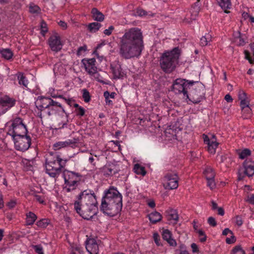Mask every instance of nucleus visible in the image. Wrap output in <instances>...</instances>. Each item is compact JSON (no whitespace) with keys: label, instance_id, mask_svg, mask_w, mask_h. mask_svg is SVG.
Wrapping results in <instances>:
<instances>
[{"label":"nucleus","instance_id":"dca6fc26","mask_svg":"<svg viewBox=\"0 0 254 254\" xmlns=\"http://www.w3.org/2000/svg\"><path fill=\"white\" fill-rule=\"evenodd\" d=\"M96 63V61L95 58H84L81 60V64L83 65L85 71L89 75L95 73L97 70Z\"/></svg>","mask_w":254,"mask_h":254},{"label":"nucleus","instance_id":"f8f14e48","mask_svg":"<svg viewBox=\"0 0 254 254\" xmlns=\"http://www.w3.org/2000/svg\"><path fill=\"white\" fill-rule=\"evenodd\" d=\"M12 138L17 150L25 151L29 149L31 144V138L27 134H22Z\"/></svg>","mask_w":254,"mask_h":254},{"label":"nucleus","instance_id":"a878e982","mask_svg":"<svg viewBox=\"0 0 254 254\" xmlns=\"http://www.w3.org/2000/svg\"><path fill=\"white\" fill-rule=\"evenodd\" d=\"M93 18L97 21H103L104 19V14L99 11L97 8H93L91 10Z\"/></svg>","mask_w":254,"mask_h":254},{"label":"nucleus","instance_id":"f704fd0d","mask_svg":"<svg viewBox=\"0 0 254 254\" xmlns=\"http://www.w3.org/2000/svg\"><path fill=\"white\" fill-rule=\"evenodd\" d=\"M194 228L196 233L198 234L199 240L201 242H204L206 240V236L204 232L201 229H196L195 225H194Z\"/></svg>","mask_w":254,"mask_h":254},{"label":"nucleus","instance_id":"603ef678","mask_svg":"<svg viewBox=\"0 0 254 254\" xmlns=\"http://www.w3.org/2000/svg\"><path fill=\"white\" fill-rule=\"evenodd\" d=\"M239 99L241 101L248 99L247 94L243 90H241L239 92Z\"/></svg>","mask_w":254,"mask_h":254},{"label":"nucleus","instance_id":"39448f33","mask_svg":"<svg viewBox=\"0 0 254 254\" xmlns=\"http://www.w3.org/2000/svg\"><path fill=\"white\" fill-rule=\"evenodd\" d=\"M66 192H70L76 190L80 184L82 176L79 173L64 169L63 173Z\"/></svg>","mask_w":254,"mask_h":254},{"label":"nucleus","instance_id":"473e14b6","mask_svg":"<svg viewBox=\"0 0 254 254\" xmlns=\"http://www.w3.org/2000/svg\"><path fill=\"white\" fill-rule=\"evenodd\" d=\"M0 54L3 58L7 60L11 59L13 55L12 52L9 49L1 50Z\"/></svg>","mask_w":254,"mask_h":254},{"label":"nucleus","instance_id":"338daca9","mask_svg":"<svg viewBox=\"0 0 254 254\" xmlns=\"http://www.w3.org/2000/svg\"><path fill=\"white\" fill-rule=\"evenodd\" d=\"M203 138L204 140V143H205L207 145L209 144L212 140H210L207 135L204 134H203Z\"/></svg>","mask_w":254,"mask_h":254},{"label":"nucleus","instance_id":"5fc2aeb1","mask_svg":"<svg viewBox=\"0 0 254 254\" xmlns=\"http://www.w3.org/2000/svg\"><path fill=\"white\" fill-rule=\"evenodd\" d=\"M34 250L38 254H44L43 248L40 245H36L33 246Z\"/></svg>","mask_w":254,"mask_h":254},{"label":"nucleus","instance_id":"3c124183","mask_svg":"<svg viewBox=\"0 0 254 254\" xmlns=\"http://www.w3.org/2000/svg\"><path fill=\"white\" fill-rule=\"evenodd\" d=\"M90 75L93 76L97 81L100 83H103V81L102 80V77L98 73L97 70L95 71V73L90 74Z\"/></svg>","mask_w":254,"mask_h":254},{"label":"nucleus","instance_id":"412c9836","mask_svg":"<svg viewBox=\"0 0 254 254\" xmlns=\"http://www.w3.org/2000/svg\"><path fill=\"white\" fill-rule=\"evenodd\" d=\"M243 166L245 169V174L250 177L254 174V162L250 160H246L243 163Z\"/></svg>","mask_w":254,"mask_h":254},{"label":"nucleus","instance_id":"2f4dec72","mask_svg":"<svg viewBox=\"0 0 254 254\" xmlns=\"http://www.w3.org/2000/svg\"><path fill=\"white\" fill-rule=\"evenodd\" d=\"M116 95L115 92H111V93L108 91H106L104 93V96L105 98V101L106 104L110 105L112 104V101L109 99V97L112 99H114L115 95Z\"/></svg>","mask_w":254,"mask_h":254},{"label":"nucleus","instance_id":"e2e57ef3","mask_svg":"<svg viewBox=\"0 0 254 254\" xmlns=\"http://www.w3.org/2000/svg\"><path fill=\"white\" fill-rule=\"evenodd\" d=\"M191 248L193 253L199 252L198 247L195 243L191 244Z\"/></svg>","mask_w":254,"mask_h":254},{"label":"nucleus","instance_id":"6ab92c4d","mask_svg":"<svg viewBox=\"0 0 254 254\" xmlns=\"http://www.w3.org/2000/svg\"><path fill=\"white\" fill-rule=\"evenodd\" d=\"M77 140L75 138L68 139L64 141H59L54 144L53 148L55 150H59L62 148L75 144L77 143Z\"/></svg>","mask_w":254,"mask_h":254},{"label":"nucleus","instance_id":"6e6d98bb","mask_svg":"<svg viewBox=\"0 0 254 254\" xmlns=\"http://www.w3.org/2000/svg\"><path fill=\"white\" fill-rule=\"evenodd\" d=\"M34 197L35 200L39 202L41 204H43L45 202L44 201V197L43 196L38 195V194H35L34 195Z\"/></svg>","mask_w":254,"mask_h":254},{"label":"nucleus","instance_id":"bf43d9fd","mask_svg":"<svg viewBox=\"0 0 254 254\" xmlns=\"http://www.w3.org/2000/svg\"><path fill=\"white\" fill-rule=\"evenodd\" d=\"M114 29V27L112 25L110 26L108 29H105L104 31V33L106 35H108V36H109L110 35L113 30Z\"/></svg>","mask_w":254,"mask_h":254},{"label":"nucleus","instance_id":"9b49d317","mask_svg":"<svg viewBox=\"0 0 254 254\" xmlns=\"http://www.w3.org/2000/svg\"><path fill=\"white\" fill-rule=\"evenodd\" d=\"M53 104H57V102L54 101L51 98L45 97L43 96H38L36 101L35 102V105L37 110H35L37 116L42 119V111L47 109L48 107L53 105Z\"/></svg>","mask_w":254,"mask_h":254},{"label":"nucleus","instance_id":"774afa93","mask_svg":"<svg viewBox=\"0 0 254 254\" xmlns=\"http://www.w3.org/2000/svg\"><path fill=\"white\" fill-rule=\"evenodd\" d=\"M59 25L63 28L64 29H65L67 28V24L64 21H60V22L58 23Z\"/></svg>","mask_w":254,"mask_h":254},{"label":"nucleus","instance_id":"f03ea898","mask_svg":"<svg viewBox=\"0 0 254 254\" xmlns=\"http://www.w3.org/2000/svg\"><path fill=\"white\" fill-rule=\"evenodd\" d=\"M122 206V195L116 188L112 187L104 191L100 205V210L103 213L110 217L116 216Z\"/></svg>","mask_w":254,"mask_h":254},{"label":"nucleus","instance_id":"4be33fe9","mask_svg":"<svg viewBox=\"0 0 254 254\" xmlns=\"http://www.w3.org/2000/svg\"><path fill=\"white\" fill-rule=\"evenodd\" d=\"M165 215L169 221H178L180 220L178 212L176 209L171 208H168L165 211Z\"/></svg>","mask_w":254,"mask_h":254},{"label":"nucleus","instance_id":"ea45409f","mask_svg":"<svg viewBox=\"0 0 254 254\" xmlns=\"http://www.w3.org/2000/svg\"><path fill=\"white\" fill-rule=\"evenodd\" d=\"M242 111L243 112V116L244 119H247L251 116V109L249 106L246 107L245 108H242Z\"/></svg>","mask_w":254,"mask_h":254},{"label":"nucleus","instance_id":"c03bdc74","mask_svg":"<svg viewBox=\"0 0 254 254\" xmlns=\"http://www.w3.org/2000/svg\"><path fill=\"white\" fill-rule=\"evenodd\" d=\"M71 254H83V251L79 246H75L72 248Z\"/></svg>","mask_w":254,"mask_h":254},{"label":"nucleus","instance_id":"ddd939ff","mask_svg":"<svg viewBox=\"0 0 254 254\" xmlns=\"http://www.w3.org/2000/svg\"><path fill=\"white\" fill-rule=\"evenodd\" d=\"M179 177L176 173L168 172L164 177V187L166 189L174 190L178 188Z\"/></svg>","mask_w":254,"mask_h":254},{"label":"nucleus","instance_id":"864d4df0","mask_svg":"<svg viewBox=\"0 0 254 254\" xmlns=\"http://www.w3.org/2000/svg\"><path fill=\"white\" fill-rule=\"evenodd\" d=\"M207 181V186L211 189H213L215 187V183L214 179H206Z\"/></svg>","mask_w":254,"mask_h":254},{"label":"nucleus","instance_id":"69168bd1","mask_svg":"<svg viewBox=\"0 0 254 254\" xmlns=\"http://www.w3.org/2000/svg\"><path fill=\"white\" fill-rule=\"evenodd\" d=\"M232 233V232L230 230H229L228 228L225 229L222 232L223 235L227 236L228 237L229 236V235H231Z\"/></svg>","mask_w":254,"mask_h":254},{"label":"nucleus","instance_id":"13d9d810","mask_svg":"<svg viewBox=\"0 0 254 254\" xmlns=\"http://www.w3.org/2000/svg\"><path fill=\"white\" fill-rule=\"evenodd\" d=\"M240 106L241 108H245L246 107L249 106V101L248 99L241 101Z\"/></svg>","mask_w":254,"mask_h":254},{"label":"nucleus","instance_id":"e433bc0d","mask_svg":"<svg viewBox=\"0 0 254 254\" xmlns=\"http://www.w3.org/2000/svg\"><path fill=\"white\" fill-rule=\"evenodd\" d=\"M27 222H35L37 219L36 215L32 212H29L26 213Z\"/></svg>","mask_w":254,"mask_h":254},{"label":"nucleus","instance_id":"c85d7f7f","mask_svg":"<svg viewBox=\"0 0 254 254\" xmlns=\"http://www.w3.org/2000/svg\"><path fill=\"white\" fill-rule=\"evenodd\" d=\"M133 171L135 174L141 175L143 176H145L146 173L144 167L141 166L139 164H135L134 165Z\"/></svg>","mask_w":254,"mask_h":254},{"label":"nucleus","instance_id":"f3484780","mask_svg":"<svg viewBox=\"0 0 254 254\" xmlns=\"http://www.w3.org/2000/svg\"><path fill=\"white\" fill-rule=\"evenodd\" d=\"M86 249L89 254H98V245L94 238L88 237L86 241Z\"/></svg>","mask_w":254,"mask_h":254},{"label":"nucleus","instance_id":"09e8293b","mask_svg":"<svg viewBox=\"0 0 254 254\" xmlns=\"http://www.w3.org/2000/svg\"><path fill=\"white\" fill-rule=\"evenodd\" d=\"M19 83L20 85H23L24 87H27V80L24 76L22 75L20 77H18Z\"/></svg>","mask_w":254,"mask_h":254},{"label":"nucleus","instance_id":"0e129e2a","mask_svg":"<svg viewBox=\"0 0 254 254\" xmlns=\"http://www.w3.org/2000/svg\"><path fill=\"white\" fill-rule=\"evenodd\" d=\"M86 50V46H81L78 48L77 51V55L79 56L81 54L82 51H85Z\"/></svg>","mask_w":254,"mask_h":254},{"label":"nucleus","instance_id":"1a4fd4ad","mask_svg":"<svg viewBox=\"0 0 254 254\" xmlns=\"http://www.w3.org/2000/svg\"><path fill=\"white\" fill-rule=\"evenodd\" d=\"M194 83V85L190 87L189 93V97L187 98L194 104L199 103L204 97V87L203 85L198 81Z\"/></svg>","mask_w":254,"mask_h":254},{"label":"nucleus","instance_id":"393cba45","mask_svg":"<svg viewBox=\"0 0 254 254\" xmlns=\"http://www.w3.org/2000/svg\"><path fill=\"white\" fill-rule=\"evenodd\" d=\"M218 4L224 10L225 13H228L229 11L228 9H230L232 6L231 0H216Z\"/></svg>","mask_w":254,"mask_h":254},{"label":"nucleus","instance_id":"4d7b16f0","mask_svg":"<svg viewBox=\"0 0 254 254\" xmlns=\"http://www.w3.org/2000/svg\"><path fill=\"white\" fill-rule=\"evenodd\" d=\"M153 239L155 244L157 246H159L160 245V237L157 233H154L153 234Z\"/></svg>","mask_w":254,"mask_h":254},{"label":"nucleus","instance_id":"79ce46f5","mask_svg":"<svg viewBox=\"0 0 254 254\" xmlns=\"http://www.w3.org/2000/svg\"><path fill=\"white\" fill-rule=\"evenodd\" d=\"M211 37L209 35H205V36H203L200 40V44L202 46H206L208 44V42L210 41Z\"/></svg>","mask_w":254,"mask_h":254},{"label":"nucleus","instance_id":"a18cd8bd","mask_svg":"<svg viewBox=\"0 0 254 254\" xmlns=\"http://www.w3.org/2000/svg\"><path fill=\"white\" fill-rule=\"evenodd\" d=\"M41 34L44 35L45 33L48 32V29L47 27V24L44 20H42L41 22Z\"/></svg>","mask_w":254,"mask_h":254},{"label":"nucleus","instance_id":"72a5a7b5","mask_svg":"<svg viewBox=\"0 0 254 254\" xmlns=\"http://www.w3.org/2000/svg\"><path fill=\"white\" fill-rule=\"evenodd\" d=\"M218 143L216 141L212 140L211 142L207 144V150L211 154H214L216 152V149L217 148Z\"/></svg>","mask_w":254,"mask_h":254},{"label":"nucleus","instance_id":"cd10ccee","mask_svg":"<svg viewBox=\"0 0 254 254\" xmlns=\"http://www.w3.org/2000/svg\"><path fill=\"white\" fill-rule=\"evenodd\" d=\"M148 217L150 222H159L162 219L161 215L157 211L150 213L148 215Z\"/></svg>","mask_w":254,"mask_h":254},{"label":"nucleus","instance_id":"4c0bfd02","mask_svg":"<svg viewBox=\"0 0 254 254\" xmlns=\"http://www.w3.org/2000/svg\"><path fill=\"white\" fill-rule=\"evenodd\" d=\"M29 11L31 13H40L41 12V8L37 5L34 3H30L29 5Z\"/></svg>","mask_w":254,"mask_h":254},{"label":"nucleus","instance_id":"0eeeda50","mask_svg":"<svg viewBox=\"0 0 254 254\" xmlns=\"http://www.w3.org/2000/svg\"><path fill=\"white\" fill-rule=\"evenodd\" d=\"M197 82L189 81L185 79L177 78L172 85V90L176 94L183 93L184 97H189L188 89L193 86Z\"/></svg>","mask_w":254,"mask_h":254},{"label":"nucleus","instance_id":"49530a36","mask_svg":"<svg viewBox=\"0 0 254 254\" xmlns=\"http://www.w3.org/2000/svg\"><path fill=\"white\" fill-rule=\"evenodd\" d=\"M75 112L76 116L82 117L85 114V110L82 107H80L78 108V109H75Z\"/></svg>","mask_w":254,"mask_h":254},{"label":"nucleus","instance_id":"a211bd4d","mask_svg":"<svg viewBox=\"0 0 254 254\" xmlns=\"http://www.w3.org/2000/svg\"><path fill=\"white\" fill-rule=\"evenodd\" d=\"M111 69L114 79H119L123 77L124 73L122 71L121 65L120 64L114 63L111 64Z\"/></svg>","mask_w":254,"mask_h":254},{"label":"nucleus","instance_id":"4468645a","mask_svg":"<svg viewBox=\"0 0 254 254\" xmlns=\"http://www.w3.org/2000/svg\"><path fill=\"white\" fill-rule=\"evenodd\" d=\"M16 104V100L5 95L0 97V116L5 114Z\"/></svg>","mask_w":254,"mask_h":254},{"label":"nucleus","instance_id":"de8ad7c7","mask_svg":"<svg viewBox=\"0 0 254 254\" xmlns=\"http://www.w3.org/2000/svg\"><path fill=\"white\" fill-rule=\"evenodd\" d=\"M236 241V238L234 236L233 233L229 236L227 237L226 239V242L228 244L234 243Z\"/></svg>","mask_w":254,"mask_h":254},{"label":"nucleus","instance_id":"7c9ffc66","mask_svg":"<svg viewBox=\"0 0 254 254\" xmlns=\"http://www.w3.org/2000/svg\"><path fill=\"white\" fill-rule=\"evenodd\" d=\"M101 27V24L100 23L97 22H94L93 23H90L88 25V29L91 32H97L100 28Z\"/></svg>","mask_w":254,"mask_h":254},{"label":"nucleus","instance_id":"9d476101","mask_svg":"<svg viewBox=\"0 0 254 254\" xmlns=\"http://www.w3.org/2000/svg\"><path fill=\"white\" fill-rule=\"evenodd\" d=\"M74 209L84 219L89 220L95 216L98 210V206H84L79 205L78 202H74Z\"/></svg>","mask_w":254,"mask_h":254},{"label":"nucleus","instance_id":"423d86ee","mask_svg":"<svg viewBox=\"0 0 254 254\" xmlns=\"http://www.w3.org/2000/svg\"><path fill=\"white\" fill-rule=\"evenodd\" d=\"M74 202H78L79 205L84 206H98L96 195L92 190H81L76 196Z\"/></svg>","mask_w":254,"mask_h":254},{"label":"nucleus","instance_id":"f257e3e1","mask_svg":"<svg viewBox=\"0 0 254 254\" xmlns=\"http://www.w3.org/2000/svg\"><path fill=\"white\" fill-rule=\"evenodd\" d=\"M143 37L140 29L131 28L125 31L120 38L119 55L121 57L128 60L138 58L144 49Z\"/></svg>","mask_w":254,"mask_h":254},{"label":"nucleus","instance_id":"c756f323","mask_svg":"<svg viewBox=\"0 0 254 254\" xmlns=\"http://www.w3.org/2000/svg\"><path fill=\"white\" fill-rule=\"evenodd\" d=\"M204 174L206 179H214L215 176L213 169L210 167H207L204 171Z\"/></svg>","mask_w":254,"mask_h":254},{"label":"nucleus","instance_id":"5701e85b","mask_svg":"<svg viewBox=\"0 0 254 254\" xmlns=\"http://www.w3.org/2000/svg\"><path fill=\"white\" fill-rule=\"evenodd\" d=\"M163 238L166 240L171 246H176L177 245L176 241L172 238L171 232L168 230H164L162 232Z\"/></svg>","mask_w":254,"mask_h":254},{"label":"nucleus","instance_id":"c9c22d12","mask_svg":"<svg viewBox=\"0 0 254 254\" xmlns=\"http://www.w3.org/2000/svg\"><path fill=\"white\" fill-rule=\"evenodd\" d=\"M200 10L199 6H192L190 9L191 19L195 20Z\"/></svg>","mask_w":254,"mask_h":254},{"label":"nucleus","instance_id":"58836bf2","mask_svg":"<svg viewBox=\"0 0 254 254\" xmlns=\"http://www.w3.org/2000/svg\"><path fill=\"white\" fill-rule=\"evenodd\" d=\"M82 98L86 103H88L91 100V95L89 92L86 89L82 90Z\"/></svg>","mask_w":254,"mask_h":254},{"label":"nucleus","instance_id":"bb28decb","mask_svg":"<svg viewBox=\"0 0 254 254\" xmlns=\"http://www.w3.org/2000/svg\"><path fill=\"white\" fill-rule=\"evenodd\" d=\"M234 42L237 45L241 46L245 44V40L239 31L235 32L234 33Z\"/></svg>","mask_w":254,"mask_h":254},{"label":"nucleus","instance_id":"7ed1b4c3","mask_svg":"<svg viewBox=\"0 0 254 254\" xmlns=\"http://www.w3.org/2000/svg\"><path fill=\"white\" fill-rule=\"evenodd\" d=\"M67 162V159H62L60 155L50 152L45 158V172L51 178L56 180L63 173V169Z\"/></svg>","mask_w":254,"mask_h":254},{"label":"nucleus","instance_id":"8fccbe9b","mask_svg":"<svg viewBox=\"0 0 254 254\" xmlns=\"http://www.w3.org/2000/svg\"><path fill=\"white\" fill-rule=\"evenodd\" d=\"M147 15V12L142 8H137L135 12V15L143 16Z\"/></svg>","mask_w":254,"mask_h":254},{"label":"nucleus","instance_id":"20e7f679","mask_svg":"<svg viewBox=\"0 0 254 254\" xmlns=\"http://www.w3.org/2000/svg\"><path fill=\"white\" fill-rule=\"evenodd\" d=\"M181 50L175 47L170 51H165L160 58L159 64L161 69L166 73L172 72L179 63Z\"/></svg>","mask_w":254,"mask_h":254},{"label":"nucleus","instance_id":"6e6552de","mask_svg":"<svg viewBox=\"0 0 254 254\" xmlns=\"http://www.w3.org/2000/svg\"><path fill=\"white\" fill-rule=\"evenodd\" d=\"M11 122L7 134L11 136L12 138L22 134H27V128L21 118H15L11 120Z\"/></svg>","mask_w":254,"mask_h":254},{"label":"nucleus","instance_id":"2eb2a0df","mask_svg":"<svg viewBox=\"0 0 254 254\" xmlns=\"http://www.w3.org/2000/svg\"><path fill=\"white\" fill-rule=\"evenodd\" d=\"M48 44L52 51L58 52L61 50L63 47L61 37L58 35H53L48 39Z\"/></svg>","mask_w":254,"mask_h":254},{"label":"nucleus","instance_id":"37998d69","mask_svg":"<svg viewBox=\"0 0 254 254\" xmlns=\"http://www.w3.org/2000/svg\"><path fill=\"white\" fill-rule=\"evenodd\" d=\"M251 155V151L249 149H245L239 153V158L244 159Z\"/></svg>","mask_w":254,"mask_h":254},{"label":"nucleus","instance_id":"680f3d73","mask_svg":"<svg viewBox=\"0 0 254 254\" xmlns=\"http://www.w3.org/2000/svg\"><path fill=\"white\" fill-rule=\"evenodd\" d=\"M246 201L254 205V194H252L248 196Z\"/></svg>","mask_w":254,"mask_h":254},{"label":"nucleus","instance_id":"a19ab883","mask_svg":"<svg viewBox=\"0 0 254 254\" xmlns=\"http://www.w3.org/2000/svg\"><path fill=\"white\" fill-rule=\"evenodd\" d=\"M231 254H245V252L240 246H236L232 249Z\"/></svg>","mask_w":254,"mask_h":254},{"label":"nucleus","instance_id":"b1692460","mask_svg":"<svg viewBox=\"0 0 254 254\" xmlns=\"http://www.w3.org/2000/svg\"><path fill=\"white\" fill-rule=\"evenodd\" d=\"M57 104H53V105H51V107H48V108L47 109V114L49 116L56 114L57 112L59 111L58 108H60V109H61L63 112L65 113V110H64L62 105L57 102Z\"/></svg>","mask_w":254,"mask_h":254},{"label":"nucleus","instance_id":"052dcab7","mask_svg":"<svg viewBox=\"0 0 254 254\" xmlns=\"http://www.w3.org/2000/svg\"><path fill=\"white\" fill-rule=\"evenodd\" d=\"M16 204L15 200H11L6 203V206L10 209L14 208Z\"/></svg>","mask_w":254,"mask_h":254},{"label":"nucleus","instance_id":"aec40b11","mask_svg":"<svg viewBox=\"0 0 254 254\" xmlns=\"http://www.w3.org/2000/svg\"><path fill=\"white\" fill-rule=\"evenodd\" d=\"M101 172L104 176L108 177L112 176L118 172L116 166L114 164L106 165L101 169Z\"/></svg>","mask_w":254,"mask_h":254}]
</instances>
